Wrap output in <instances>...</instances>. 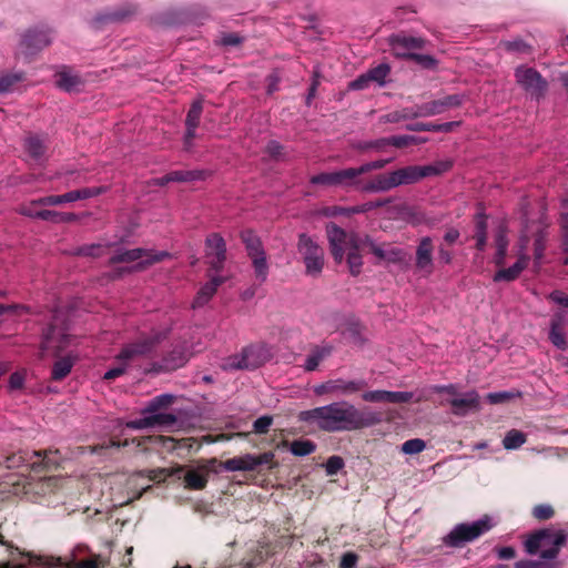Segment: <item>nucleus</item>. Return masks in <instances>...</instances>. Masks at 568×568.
<instances>
[{
    "instance_id": "51",
    "label": "nucleus",
    "mask_w": 568,
    "mask_h": 568,
    "mask_svg": "<svg viewBox=\"0 0 568 568\" xmlns=\"http://www.w3.org/2000/svg\"><path fill=\"white\" fill-rule=\"evenodd\" d=\"M344 467V460L339 456H331L325 463V470L328 476L337 474Z\"/></svg>"
},
{
    "instance_id": "39",
    "label": "nucleus",
    "mask_w": 568,
    "mask_h": 568,
    "mask_svg": "<svg viewBox=\"0 0 568 568\" xmlns=\"http://www.w3.org/2000/svg\"><path fill=\"white\" fill-rule=\"evenodd\" d=\"M527 440L526 434L518 430V429H511L509 430L504 439H503V446L505 449L511 450L517 449L520 446H523Z\"/></svg>"
},
{
    "instance_id": "43",
    "label": "nucleus",
    "mask_w": 568,
    "mask_h": 568,
    "mask_svg": "<svg viewBox=\"0 0 568 568\" xmlns=\"http://www.w3.org/2000/svg\"><path fill=\"white\" fill-rule=\"evenodd\" d=\"M523 396L521 392L519 390H509V392H496V393H489L487 395V400L489 404L497 405L503 404L516 398H520Z\"/></svg>"
},
{
    "instance_id": "6",
    "label": "nucleus",
    "mask_w": 568,
    "mask_h": 568,
    "mask_svg": "<svg viewBox=\"0 0 568 568\" xmlns=\"http://www.w3.org/2000/svg\"><path fill=\"white\" fill-rule=\"evenodd\" d=\"M174 399L175 397L171 394H162L154 397L143 409L142 414L144 416L129 422L126 426L134 429H143L155 426L173 425L176 422L175 416L173 414L163 413L162 410L171 406L174 403Z\"/></svg>"
},
{
    "instance_id": "27",
    "label": "nucleus",
    "mask_w": 568,
    "mask_h": 568,
    "mask_svg": "<svg viewBox=\"0 0 568 568\" xmlns=\"http://www.w3.org/2000/svg\"><path fill=\"white\" fill-rule=\"evenodd\" d=\"M226 281V277L220 275H212L210 281L205 283L196 293L192 302L193 308H199L209 303L215 294L217 287Z\"/></svg>"
},
{
    "instance_id": "38",
    "label": "nucleus",
    "mask_w": 568,
    "mask_h": 568,
    "mask_svg": "<svg viewBox=\"0 0 568 568\" xmlns=\"http://www.w3.org/2000/svg\"><path fill=\"white\" fill-rule=\"evenodd\" d=\"M460 122H445V123H417L414 125H409L408 129L413 131H433V132H450L456 126H458Z\"/></svg>"
},
{
    "instance_id": "55",
    "label": "nucleus",
    "mask_w": 568,
    "mask_h": 568,
    "mask_svg": "<svg viewBox=\"0 0 568 568\" xmlns=\"http://www.w3.org/2000/svg\"><path fill=\"white\" fill-rule=\"evenodd\" d=\"M272 425V417L262 416L257 418L253 424V429L256 434H265Z\"/></svg>"
},
{
    "instance_id": "64",
    "label": "nucleus",
    "mask_w": 568,
    "mask_h": 568,
    "mask_svg": "<svg viewBox=\"0 0 568 568\" xmlns=\"http://www.w3.org/2000/svg\"><path fill=\"white\" fill-rule=\"evenodd\" d=\"M357 561V556L353 552H347L342 557L341 568H354Z\"/></svg>"
},
{
    "instance_id": "34",
    "label": "nucleus",
    "mask_w": 568,
    "mask_h": 568,
    "mask_svg": "<svg viewBox=\"0 0 568 568\" xmlns=\"http://www.w3.org/2000/svg\"><path fill=\"white\" fill-rule=\"evenodd\" d=\"M427 141L426 138H418L414 135H396L378 141L375 146L381 148L385 144H390L396 148H405L410 144H422Z\"/></svg>"
},
{
    "instance_id": "24",
    "label": "nucleus",
    "mask_w": 568,
    "mask_h": 568,
    "mask_svg": "<svg viewBox=\"0 0 568 568\" xmlns=\"http://www.w3.org/2000/svg\"><path fill=\"white\" fill-rule=\"evenodd\" d=\"M362 398L371 403H407L414 398L412 392L368 390Z\"/></svg>"
},
{
    "instance_id": "18",
    "label": "nucleus",
    "mask_w": 568,
    "mask_h": 568,
    "mask_svg": "<svg viewBox=\"0 0 568 568\" xmlns=\"http://www.w3.org/2000/svg\"><path fill=\"white\" fill-rule=\"evenodd\" d=\"M205 256L211 268L219 272L226 258V243L220 233H211L205 239Z\"/></svg>"
},
{
    "instance_id": "5",
    "label": "nucleus",
    "mask_w": 568,
    "mask_h": 568,
    "mask_svg": "<svg viewBox=\"0 0 568 568\" xmlns=\"http://www.w3.org/2000/svg\"><path fill=\"white\" fill-rule=\"evenodd\" d=\"M80 338L69 333V326L65 321V313L55 311L48 328L42 334L41 349L53 351L54 355L70 346H78Z\"/></svg>"
},
{
    "instance_id": "26",
    "label": "nucleus",
    "mask_w": 568,
    "mask_h": 568,
    "mask_svg": "<svg viewBox=\"0 0 568 568\" xmlns=\"http://www.w3.org/2000/svg\"><path fill=\"white\" fill-rule=\"evenodd\" d=\"M565 323L566 317L564 313H556L549 327V341L558 349L565 351L568 347V343L565 336Z\"/></svg>"
},
{
    "instance_id": "23",
    "label": "nucleus",
    "mask_w": 568,
    "mask_h": 568,
    "mask_svg": "<svg viewBox=\"0 0 568 568\" xmlns=\"http://www.w3.org/2000/svg\"><path fill=\"white\" fill-rule=\"evenodd\" d=\"M452 406V412L458 416H465L469 412H477L480 409V396L476 390H470L463 394L460 397H454L447 400Z\"/></svg>"
},
{
    "instance_id": "42",
    "label": "nucleus",
    "mask_w": 568,
    "mask_h": 568,
    "mask_svg": "<svg viewBox=\"0 0 568 568\" xmlns=\"http://www.w3.org/2000/svg\"><path fill=\"white\" fill-rule=\"evenodd\" d=\"M316 448V445L308 439L294 440L290 445V450L295 456H307L312 454Z\"/></svg>"
},
{
    "instance_id": "22",
    "label": "nucleus",
    "mask_w": 568,
    "mask_h": 568,
    "mask_svg": "<svg viewBox=\"0 0 568 568\" xmlns=\"http://www.w3.org/2000/svg\"><path fill=\"white\" fill-rule=\"evenodd\" d=\"M433 241L429 236L420 240L416 250V268L424 275L429 276L434 271Z\"/></svg>"
},
{
    "instance_id": "53",
    "label": "nucleus",
    "mask_w": 568,
    "mask_h": 568,
    "mask_svg": "<svg viewBox=\"0 0 568 568\" xmlns=\"http://www.w3.org/2000/svg\"><path fill=\"white\" fill-rule=\"evenodd\" d=\"M49 42H50L49 39L44 34H39V39H38V36L28 34V36H26V38L23 40V43L26 44L27 48H30L33 45H36L38 48H42V47L48 45Z\"/></svg>"
},
{
    "instance_id": "21",
    "label": "nucleus",
    "mask_w": 568,
    "mask_h": 568,
    "mask_svg": "<svg viewBox=\"0 0 568 568\" xmlns=\"http://www.w3.org/2000/svg\"><path fill=\"white\" fill-rule=\"evenodd\" d=\"M365 243H367L369 251L378 258V261L397 264L404 262L407 256L406 252L400 247L377 244L369 237H365Z\"/></svg>"
},
{
    "instance_id": "25",
    "label": "nucleus",
    "mask_w": 568,
    "mask_h": 568,
    "mask_svg": "<svg viewBox=\"0 0 568 568\" xmlns=\"http://www.w3.org/2000/svg\"><path fill=\"white\" fill-rule=\"evenodd\" d=\"M424 40L413 37H396L392 39V50L395 55L410 58L415 50L424 47Z\"/></svg>"
},
{
    "instance_id": "19",
    "label": "nucleus",
    "mask_w": 568,
    "mask_h": 568,
    "mask_svg": "<svg viewBox=\"0 0 568 568\" xmlns=\"http://www.w3.org/2000/svg\"><path fill=\"white\" fill-rule=\"evenodd\" d=\"M463 98L460 95H447L439 100L423 103L413 109V116L415 118H427L440 114L448 109L460 105Z\"/></svg>"
},
{
    "instance_id": "49",
    "label": "nucleus",
    "mask_w": 568,
    "mask_h": 568,
    "mask_svg": "<svg viewBox=\"0 0 568 568\" xmlns=\"http://www.w3.org/2000/svg\"><path fill=\"white\" fill-rule=\"evenodd\" d=\"M108 245H103V244H91V245H84L82 247L79 248V254L81 255H85V256H93V257H97V256H101L105 253V251L108 250Z\"/></svg>"
},
{
    "instance_id": "4",
    "label": "nucleus",
    "mask_w": 568,
    "mask_h": 568,
    "mask_svg": "<svg viewBox=\"0 0 568 568\" xmlns=\"http://www.w3.org/2000/svg\"><path fill=\"white\" fill-rule=\"evenodd\" d=\"M568 535L564 530L549 528L539 529L530 534L525 542V550L529 555L539 554L542 559H554L560 548L566 545Z\"/></svg>"
},
{
    "instance_id": "52",
    "label": "nucleus",
    "mask_w": 568,
    "mask_h": 568,
    "mask_svg": "<svg viewBox=\"0 0 568 568\" xmlns=\"http://www.w3.org/2000/svg\"><path fill=\"white\" fill-rule=\"evenodd\" d=\"M388 162H389L388 160H377V161H373L369 163H365V164L361 165L359 168H355V170L357 172V176L359 178V175L367 173L372 170L383 169Z\"/></svg>"
},
{
    "instance_id": "13",
    "label": "nucleus",
    "mask_w": 568,
    "mask_h": 568,
    "mask_svg": "<svg viewBox=\"0 0 568 568\" xmlns=\"http://www.w3.org/2000/svg\"><path fill=\"white\" fill-rule=\"evenodd\" d=\"M365 385L361 379L336 378L315 386L314 392L317 395L348 396L361 392Z\"/></svg>"
},
{
    "instance_id": "1",
    "label": "nucleus",
    "mask_w": 568,
    "mask_h": 568,
    "mask_svg": "<svg viewBox=\"0 0 568 568\" xmlns=\"http://www.w3.org/2000/svg\"><path fill=\"white\" fill-rule=\"evenodd\" d=\"M302 422H315L326 432H348L373 426L381 418L372 412H362L347 402H336L310 410H303L298 415Z\"/></svg>"
},
{
    "instance_id": "9",
    "label": "nucleus",
    "mask_w": 568,
    "mask_h": 568,
    "mask_svg": "<svg viewBox=\"0 0 568 568\" xmlns=\"http://www.w3.org/2000/svg\"><path fill=\"white\" fill-rule=\"evenodd\" d=\"M170 257L171 254L166 251L155 252L153 250L148 248H132L118 253L116 255L111 257L110 262L112 264L135 263L134 266L125 268L128 272H131L143 270L149 265H152L156 262H161Z\"/></svg>"
},
{
    "instance_id": "7",
    "label": "nucleus",
    "mask_w": 568,
    "mask_h": 568,
    "mask_svg": "<svg viewBox=\"0 0 568 568\" xmlns=\"http://www.w3.org/2000/svg\"><path fill=\"white\" fill-rule=\"evenodd\" d=\"M495 525L496 521L488 515L473 523L458 524L443 538V542L453 548L463 547L489 531Z\"/></svg>"
},
{
    "instance_id": "20",
    "label": "nucleus",
    "mask_w": 568,
    "mask_h": 568,
    "mask_svg": "<svg viewBox=\"0 0 568 568\" xmlns=\"http://www.w3.org/2000/svg\"><path fill=\"white\" fill-rule=\"evenodd\" d=\"M517 83L534 95L540 97L547 83L532 68L519 67L515 72Z\"/></svg>"
},
{
    "instance_id": "37",
    "label": "nucleus",
    "mask_w": 568,
    "mask_h": 568,
    "mask_svg": "<svg viewBox=\"0 0 568 568\" xmlns=\"http://www.w3.org/2000/svg\"><path fill=\"white\" fill-rule=\"evenodd\" d=\"M75 201L77 200H75L74 190H73V191L67 192L61 195H48L44 197H40L38 200H33L32 203L40 204L43 206H55V205H61L64 203H71V202H75Z\"/></svg>"
},
{
    "instance_id": "58",
    "label": "nucleus",
    "mask_w": 568,
    "mask_h": 568,
    "mask_svg": "<svg viewBox=\"0 0 568 568\" xmlns=\"http://www.w3.org/2000/svg\"><path fill=\"white\" fill-rule=\"evenodd\" d=\"M60 212L52 210H42L37 212V219L52 223H60Z\"/></svg>"
},
{
    "instance_id": "46",
    "label": "nucleus",
    "mask_w": 568,
    "mask_h": 568,
    "mask_svg": "<svg viewBox=\"0 0 568 568\" xmlns=\"http://www.w3.org/2000/svg\"><path fill=\"white\" fill-rule=\"evenodd\" d=\"M110 190L109 186H93V187H83L79 190H74L75 200H87L91 197L99 196L101 194L106 193Z\"/></svg>"
},
{
    "instance_id": "61",
    "label": "nucleus",
    "mask_w": 568,
    "mask_h": 568,
    "mask_svg": "<svg viewBox=\"0 0 568 568\" xmlns=\"http://www.w3.org/2000/svg\"><path fill=\"white\" fill-rule=\"evenodd\" d=\"M104 565V561L100 556H95L85 560H81L77 564V568H99Z\"/></svg>"
},
{
    "instance_id": "33",
    "label": "nucleus",
    "mask_w": 568,
    "mask_h": 568,
    "mask_svg": "<svg viewBox=\"0 0 568 568\" xmlns=\"http://www.w3.org/2000/svg\"><path fill=\"white\" fill-rule=\"evenodd\" d=\"M190 358V354L181 347L174 348L168 356L163 358L162 368L165 371H174L182 367Z\"/></svg>"
},
{
    "instance_id": "47",
    "label": "nucleus",
    "mask_w": 568,
    "mask_h": 568,
    "mask_svg": "<svg viewBox=\"0 0 568 568\" xmlns=\"http://www.w3.org/2000/svg\"><path fill=\"white\" fill-rule=\"evenodd\" d=\"M426 448L425 440L420 438H414L406 440L402 447L400 450L406 455H415L422 453Z\"/></svg>"
},
{
    "instance_id": "54",
    "label": "nucleus",
    "mask_w": 568,
    "mask_h": 568,
    "mask_svg": "<svg viewBox=\"0 0 568 568\" xmlns=\"http://www.w3.org/2000/svg\"><path fill=\"white\" fill-rule=\"evenodd\" d=\"M383 119H384L385 122H399V121L406 120V119H414V116H413V109L412 110L395 111V112L388 113Z\"/></svg>"
},
{
    "instance_id": "50",
    "label": "nucleus",
    "mask_w": 568,
    "mask_h": 568,
    "mask_svg": "<svg viewBox=\"0 0 568 568\" xmlns=\"http://www.w3.org/2000/svg\"><path fill=\"white\" fill-rule=\"evenodd\" d=\"M65 483L64 478L61 477H49L41 483V490L43 493H53Z\"/></svg>"
},
{
    "instance_id": "29",
    "label": "nucleus",
    "mask_w": 568,
    "mask_h": 568,
    "mask_svg": "<svg viewBox=\"0 0 568 568\" xmlns=\"http://www.w3.org/2000/svg\"><path fill=\"white\" fill-rule=\"evenodd\" d=\"M356 187L364 192H386L394 189L395 186L392 173L388 172L384 174H378L366 183H362L358 180V185H356Z\"/></svg>"
},
{
    "instance_id": "2",
    "label": "nucleus",
    "mask_w": 568,
    "mask_h": 568,
    "mask_svg": "<svg viewBox=\"0 0 568 568\" xmlns=\"http://www.w3.org/2000/svg\"><path fill=\"white\" fill-rule=\"evenodd\" d=\"M326 235L335 262L342 263L346 254V262L351 274L354 276L358 275L363 266L359 250L363 245H367L365 240H361L355 233H346L334 223L326 225Z\"/></svg>"
},
{
    "instance_id": "60",
    "label": "nucleus",
    "mask_w": 568,
    "mask_h": 568,
    "mask_svg": "<svg viewBox=\"0 0 568 568\" xmlns=\"http://www.w3.org/2000/svg\"><path fill=\"white\" fill-rule=\"evenodd\" d=\"M23 383H24V373L14 372L10 375V378H9L10 389H20V388H22Z\"/></svg>"
},
{
    "instance_id": "32",
    "label": "nucleus",
    "mask_w": 568,
    "mask_h": 568,
    "mask_svg": "<svg viewBox=\"0 0 568 568\" xmlns=\"http://www.w3.org/2000/svg\"><path fill=\"white\" fill-rule=\"evenodd\" d=\"M547 239L548 233L546 229H538L534 234V267L536 271H539L544 263Z\"/></svg>"
},
{
    "instance_id": "36",
    "label": "nucleus",
    "mask_w": 568,
    "mask_h": 568,
    "mask_svg": "<svg viewBox=\"0 0 568 568\" xmlns=\"http://www.w3.org/2000/svg\"><path fill=\"white\" fill-rule=\"evenodd\" d=\"M332 352V347L328 345L317 346L312 351V353L307 356L304 368L307 372H313L317 368L320 363L327 357Z\"/></svg>"
},
{
    "instance_id": "14",
    "label": "nucleus",
    "mask_w": 568,
    "mask_h": 568,
    "mask_svg": "<svg viewBox=\"0 0 568 568\" xmlns=\"http://www.w3.org/2000/svg\"><path fill=\"white\" fill-rule=\"evenodd\" d=\"M312 184L326 186H355L358 185V176L355 168H348L334 172H324L313 175L310 180Z\"/></svg>"
},
{
    "instance_id": "10",
    "label": "nucleus",
    "mask_w": 568,
    "mask_h": 568,
    "mask_svg": "<svg viewBox=\"0 0 568 568\" xmlns=\"http://www.w3.org/2000/svg\"><path fill=\"white\" fill-rule=\"evenodd\" d=\"M297 251L303 257L306 274L313 277L318 276L324 267V250L311 236L301 234Z\"/></svg>"
},
{
    "instance_id": "11",
    "label": "nucleus",
    "mask_w": 568,
    "mask_h": 568,
    "mask_svg": "<svg viewBox=\"0 0 568 568\" xmlns=\"http://www.w3.org/2000/svg\"><path fill=\"white\" fill-rule=\"evenodd\" d=\"M242 240L245 244L247 255L252 260L256 280L260 283L265 282L268 275V264L261 240L252 232H244Z\"/></svg>"
},
{
    "instance_id": "62",
    "label": "nucleus",
    "mask_w": 568,
    "mask_h": 568,
    "mask_svg": "<svg viewBox=\"0 0 568 568\" xmlns=\"http://www.w3.org/2000/svg\"><path fill=\"white\" fill-rule=\"evenodd\" d=\"M548 298L554 303L568 307V295L561 291H554L548 295Z\"/></svg>"
},
{
    "instance_id": "12",
    "label": "nucleus",
    "mask_w": 568,
    "mask_h": 568,
    "mask_svg": "<svg viewBox=\"0 0 568 568\" xmlns=\"http://www.w3.org/2000/svg\"><path fill=\"white\" fill-rule=\"evenodd\" d=\"M274 459V454L271 452L260 455L244 454L236 456L221 463V467L226 471H253L258 466L270 464Z\"/></svg>"
},
{
    "instance_id": "8",
    "label": "nucleus",
    "mask_w": 568,
    "mask_h": 568,
    "mask_svg": "<svg viewBox=\"0 0 568 568\" xmlns=\"http://www.w3.org/2000/svg\"><path fill=\"white\" fill-rule=\"evenodd\" d=\"M272 356L270 346L257 343L243 348L239 355L230 357L227 366L235 369H254L267 363Z\"/></svg>"
},
{
    "instance_id": "57",
    "label": "nucleus",
    "mask_w": 568,
    "mask_h": 568,
    "mask_svg": "<svg viewBox=\"0 0 568 568\" xmlns=\"http://www.w3.org/2000/svg\"><path fill=\"white\" fill-rule=\"evenodd\" d=\"M21 80V77L20 75H4L2 78H0V94H3L6 92H8L11 87Z\"/></svg>"
},
{
    "instance_id": "28",
    "label": "nucleus",
    "mask_w": 568,
    "mask_h": 568,
    "mask_svg": "<svg viewBox=\"0 0 568 568\" xmlns=\"http://www.w3.org/2000/svg\"><path fill=\"white\" fill-rule=\"evenodd\" d=\"M203 111V102L201 99L195 100L186 115L185 125H186V132H185V145L187 148L191 146L193 139L195 138V131L199 126L201 114Z\"/></svg>"
},
{
    "instance_id": "30",
    "label": "nucleus",
    "mask_w": 568,
    "mask_h": 568,
    "mask_svg": "<svg viewBox=\"0 0 568 568\" xmlns=\"http://www.w3.org/2000/svg\"><path fill=\"white\" fill-rule=\"evenodd\" d=\"M209 473V466H200L187 470L184 475L185 486L194 490L203 489L207 484Z\"/></svg>"
},
{
    "instance_id": "16",
    "label": "nucleus",
    "mask_w": 568,
    "mask_h": 568,
    "mask_svg": "<svg viewBox=\"0 0 568 568\" xmlns=\"http://www.w3.org/2000/svg\"><path fill=\"white\" fill-rule=\"evenodd\" d=\"M58 452L44 450V452H20L18 455L7 459L8 467H18L20 465H28L30 467L45 466L57 464Z\"/></svg>"
},
{
    "instance_id": "31",
    "label": "nucleus",
    "mask_w": 568,
    "mask_h": 568,
    "mask_svg": "<svg viewBox=\"0 0 568 568\" xmlns=\"http://www.w3.org/2000/svg\"><path fill=\"white\" fill-rule=\"evenodd\" d=\"M78 361V355L75 353H69L68 355L60 357L53 364L51 377L54 381H61L67 377L75 362Z\"/></svg>"
},
{
    "instance_id": "45",
    "label": "nucleus",
    "mask_w": 568,
    "mask_h": 568,
    "mask_svg": "<svg viewBox=\"0 0 568 568\" xmlns=\"http://www.w3.org/2000/svg\"><path fill=\"white\" fill-rule=\"evenodd\" d=\"M195 179V174L193 172L189 171H174L165 176L158 180L159 185H164L169 182H184V181H191Z\"/></svg>"
},
{
    "instance_id": "40",
    "label": "nucleus",
    "mask_w": 568,
    "mask_h": 568,
    "mask_svg": "<svg viewBox=\"0 0 568 568\" xmlns=\"http://www.w3.org/2000/svg\"><path fill=\"white\" fill-rule=\"evenodd\" d=\"M495 244H496V248H497L496 256H495V263L497 265H501V264H504L506 253H507V247H508V240L506 236V231L503 227H500L496 234Z\"/></svg>"
},
{
    "instance_id": "59",
    "label": "nucleus",
    "mask_w": 568,
    "mask_h": 568,
    "mask_svg": "<svg viewBox=\"0 0 568 568\" xmlns=\"http://www.w3.org/2000/svg\"><path fill=\"white\" fill-rule=\"evenodd\" d=\"M409 59H413L418 64L427 69L434 68L436 65L435 59L427 54L413 53V55Z\"/></svg>"
},
{
    "instance_id": "41",
    "label": "nucleus",
    "mask_w": 568,
    "mask_h": 568,
    "mask_svg": "<svg viewBox=\"0 0 568 568\" xmlns=\"http://www.w3.org/2000/svg\"><path fill=\"white\" fill-rule=\"evenodd\" d=\"M26 151L34 159H40L44 152L45 146L43 140L39 136H29L24 141Z\"/></svg>"
},
{
    "instance_id": "56",
    "label": "nucleus",
    "mask_w": 568,
    "mask_h": 568,
    "mask_svg": "<svg viewBox=\"0 0 568 568\" xmlns=\"http://www.w3.org/2000/svg\"><path fill=\"white\" fill-rule=\"evenodd\" d=\"M369 83H372L369 77H367V72L359 75L348 84L349 90H364L368 88Z\"/></svg>"
},
{
    "instance_id": "44",
    "label": "nucleus",
    "mask_w": 568,
    "mask_h": 568,
    "mask_svg": "<svg viewBox=\"0 0 568 568\" xmlns=\"http://www.w3.org/2000/svg\"><path fill=\"white\" fill-rule=\"evenodd\" d=\"M389 72H390L389 65L386 63H381L377 67L368 70L367 77H369L372 82H376L379 85H384Z\"/></svg>"
},
{
    "instance_id": "35",
    "label": "nucleus",
    "mask_w": 568,
    "mask_h": 568,
    "mask_svg": "<svg viewBox=\"0 0 568 568\" xmlns=\"http://www.w3.org/2000/svg\"><path fill=\"white\" fill-rule=\"evenodd\" d=\"M80 83V78L67 68L61 69L55 74V84L64 91H73Z\"/></svg>"
},
{
    "instance_id": "15",
    "label": "nucleus",
    "mask_w": 568,
    "mask_h": 568,
    "mask_svg": "<svg viewBox=\"0 0 568 568\" xmlns=\"http://www.w3.org/2000/svg\"><path fill=\"white\" fill-rule=\"evenodd\" d=\"M528 242L527 236L520 239L516 253L517 261L511 266L497 271L494 275L495 282H511L519 277L521 272L528 266L530 260L527 254Z\"/></svg>"
},
{
    "instance_id": "63",
    "label": "nucleus",
    "mask_w": 568,
    "mask_h": 568,
    "mask_svg": "<svg viewBox=\"0 0 568 568\" xmlns=\"http://www.w3.org/2000/svg\"><path fill=\"white\" fill-rule=\"evenodd\" d=\"M267 93L272 94L278 89V83L281 81L280 75L276 72L271 73L267 79Z\"/></svg>"
},
{
    "instance_id": "17",
    "label": "nucleus",
    "mask_w": 568,
    "mask_h": 568,
    "mask_svg": "<svg viewBox=\"0 0 568 568\" xmlns=\"http://www.w3.org/2000/svg\"><path fill=\"white\" fill-rule=\"evenodd\" d=\"M390 173L394 186L397 187L399 185L416 183L426 176L436 175L439 173V170L433 165H408L392 171Z\"/></svg>"
},
{
    "instance_id": "48",
    "label": "nucleus",
    "mask_w": 568,
    "mask_h": 568,
    "mask_svg": "<svg viewBox=\"0 0 568 568\" xmlns=\"http://www.w3.org/2000/svg\"><path fill=\"white\" fill-rule=\"evenodd\" d=\"M555 515L554 508L548 504H540L532 508V516L538 520H547Z\"/></svg>"
},
{
    "instance_id": "3",
    "label": "nucleus",
    "mask_w": 568,
    "mask_h": 568,
    "mask_svg": "<svg viewBox=\"0 0 568 568\" xmlns=\"http://www.w3.org/2000/svg\"><path fill=\"white\" fill-rule=\"evenodd\" d=\"M168 332L169 331L166 329L160 334H154L151 337H143L136 342L124 345L115 357L118 365L106 371L103 378L111 381L122 376L131 363L151 352L154 345L168 335Z\"/></svg>"
}]
</instances>
